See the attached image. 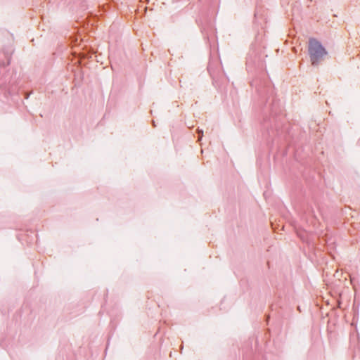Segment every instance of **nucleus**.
Wrapping results in <instances>:
<instances>
[{
  "label": "nucleus",
  "mask_w": 360,
  "mask_h": 360,
  "mask_svg": "<svg viewBox=\"0 0 360 360\" xmlns=\"http://www.w3.org/2000/svg\"><path fill=\"white\" fill-rule=\"evenodd\" d=\"M199 134H200V136H199L198 140H200V139H201V138H202V131H199Z\"/></svg>",
  "instance_id": "obj_2"
},
{
  "label": "nucleus",
  "mask_w": 360,
  "mask_h": 360,
  "mask_svg": "<svg viewBox=\"0 0 360 360\" xmlns=\"http://www.w3.org/2000/svg\"><path fill=\"white\" fill-rule=\"evenodd\" d=\"M309 53L312 65H317L327 54L322 45L316 39H310L309 43Z\"/></svg>",
  "instance_id": "obj_1"
}]
</instances>
